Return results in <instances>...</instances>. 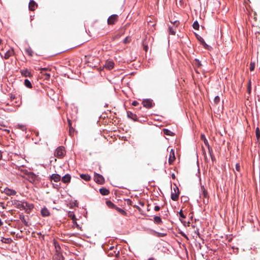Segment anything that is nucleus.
Wrapping results in <instances>:
<instances>
[{
    "mask_svg": "<svg viewBox=\"0 0 260 260\" xmlns=\"http://www.w3.org/2000/svg\"><path fill=\"white\" fill-rule=\"evenodd\" d=\"M114 247L113 246H111L110 248L109 251H112L113 250H114Z\"/></svg>",
    "mask_w": 260,
    "mask_h": 260,
    "instance_id": "58",
    "label": "nucleus"
},
{
    "mask_svg": "<svg viewBox=\"0 0 260 260\" xmlns=\"http://www.w3.org/2000/svg\"><path fill=\"white\" fill-rule=\"evenodd\" d=\"M106 205L110 208L114 209L116 210V208L117 207L115 205H114L111 201H106Z\"/></svg>",
    "mask_w": 260,
    "mask_h": 260,
    "instance_id": "19",
    "label": "nucleus"
},
{
    "mask_svg": "<svg viewBox=\"0 0 260 260\" xmlns=\"http://www.w3.org/2000/svg\"><path fill=\"white\" fill-rule=\"evenodd\" d=\"M39 70H41V73L43 74V71H47L49 70L48 68H40Z\"/></svg>",
    "mask_w": 260,
    "mask_h": 260,
    "instance_id": "45",
    "label": "nucleus"
},
{
    "mask_svg": "<svg viewBox=\"0 0 260 260\" xmlns=\"http://www.w3.org/2000/svg\"><path fill=\"white\" fill-rule=\"evenodd\" d=\"M4 192L5 194L8 196H13L16 194V191L15 190L8 188H6L4 189Z\"/></svg>",
    "mask_w": 260,
    "mask_h": 260,
    "instance_id": "9",
    "label": "nucleus"
},
{
    "mask_svg": "<svg viewBox=\"0 0 260 260\" xmlns=\"http://www.w3.org/2000/svg\"><path fill=\"white\" fill-rule=\"evenodd\" d=\"M154 235L157 237H162L166 236L167 234L164 233H158L157 232H154Z\"/></svg>",
    "mask_w": 260,
    "mask_h": 260,
    "instance_id": "30",
    "label": "nucleus"
},
{
    "mask_svg": "<svg viewBox=\"0 0 260 260\" xmlns=\"http://www.w3.org/2000/svg\"><path fill=\"white\" fill-rule=\"evenodd\" d=\"M106 205L110 208L114 209L116 210V208L117 207L115 205H114L111 201H106Z\"/></svg>",
    "mask_w": 260,
    "mask_h": 260,
    "instance_id": "20",
    "label": "nucleus"
},
{
    "mask_svg": "<svg viewBox=\"0 0 260 260\" xmlns=\"http://www.w3.org/2000/svg\"><path fill=\"white\" fill-rule=\"evenodd\" d=\"M134 207L137 208L139 211H141V208L138 206L135 205L134 206Z\"/></svg>",
    "mask_w": 260,
    "mask_h": 260,
    "instance_id": "55",
    "label": "nucleus"
},
{
    "mask_svg": "<svg viewBox=\"0 0 260 260\" xmlns=\"http://www.w3.org/2000/svg\"><path fill=\"white\" fill-rule=\"evenodd\" d=\"M100 192L103 196H106L110 193V191L106 188H102L100 189Z\"/></svg>",
    "mask_w": 260,
    "mask_h": 260,
    "instance_id": "18",
    "label": "nucleus"
},
{
    "mask_svg": "<svg viewBox=\"0 0 260 260\" xmlns=\"http://www.w3.org/2000/svg\"><path fill=\"white\" fill-rule=\"evenodd\" d=\"M50 178L51 180H53L54 181L56 182L59 181L61 179L60 176L57 174H52Z\"/></svg>",
    "mask_w": 260,
    "mask_h": 260,
    "instance_id": "13",
    "label": "nucleus"
},
{
    "mask_svg": "<svg viewBox=\"0 0 260 260\" xmlns=\"http://www.w3.org/2000/svg\"><path fill=\"white\" fill-rule=\"evenodd\" d=\"M192 27L194 29L198 30L199 28V24L197 21H196L193 22L192 24Z\"/></svg>",
    "mask_w": 260,
    "mask_h": 260,
    "instance_id": "32",
    "label": "nucleus"
},
{
    "mask_svg": "<svg viewBox=\"0 0 260 260\" xmlns=\"http://www.w3.org/2000/svg\"><path fill=\"white\" fill-rule=\"evenodd\" d=\"M94 180L98 183L102 184L105 182L104 177L100 174L95 173L94 175Z\"/></svg>",
    "mask_w": 260,
    "mask_h": 260,
    "instance_id": "5",
    "label": "nucleus"
},
{
    "mask_svg": "<svg viewBox=\"0 0 260 260\" xmlns=\"http://www.w3.org/2000/svg\"><path fill=\"white\" fill-rule=\"evenodd\" d=\"M154 222L156 224H161L162 223V220L161 218L158 216H155L154 217Z\"/></svg>",
    "mask_w": 260,
    "mask_h": 260,
    "instance_id": "22",
    "label": "nucleus"
},
{
    "mask_svg": "<svg viewBox=\"0 0 260 260\" xmlns=\"http://www.w3.org/2000/svg\"><path fill=\"white\" fill-rule=\"evenodd\" d=\"M160 210V207L158 206H155L154 207V210L156 211H158Z\"/></svg>",
    "mask_w": 260,
    "mask_h": 260,
    "instance_id": "50",
    "label": "nucleus"
},
{
    "mask_svg": "<svg viewBox=\"0 0 260 260\" xmlns=\"http://www.w3.org/2000/svg\"><path fill=\"white\" fill-rule=\"evenodd\" d=\"M179 193L180 192L178 187L177 186H175V187L173 188V190L171 192V199L173 201H177L178 200Z\"/></svg>",
    "mask_w": 260,
    "mask_h": 260,
    "instance_id": "3",
    "label": "nucleus"
},
{
    "mask_svg": "<svg viewBox=\"0 0 260 260\" xmlns=\"http://www.w3.org/2000/svg\"><path fill=\"white\" fill-rule=\"evenodd\" d=\"M13 54V51L12 50H8L5 54V59H8L10 56H12Z\"/></svg>",
    "mask_w": 260,
    "mask_h": 260,
    "instance_id": "23",
    "label": "nucleus"
},
{
    "mask_svg": "<svg viewBox=\"0 0 260 260\" xmlns=\"http://www.w3.org/2000/svg\"><path fill=\"white\" fill-rule=\"evenodd\" d=\"M72 219L73 220V222H75L76 220V218L75 215H73L72 216Z\"/></svg>",
    "mask_w": 260,
    "mask_h": 260,
    "instance_id": "52",
    "label": "nucleus"
},
{
    "mask_svg": "<svg viewBox=\"0 0 260 260\" xmlns=\"http://www.w3.org/2000/svg\"><path fill=\"white\" fill-rule=\"evenodd\" d=\"M255 133L257 138L259 139L260 137V131L258 127L256 128Z\"/></svg>",
    "mask_w": 260,
    "mask_h": 260,
    "instance_id": "37",
    "label": "nucleus"
},
{
    "mask_svg": "<svg viewBox=\"0 0 260 260\" xmlns=\"http://www.w3.org/2000/svg\"><path fill=\"white\" fill-rule=\"evenodd\" d=\"M10 98L11 101H13L16 98L15 95L14 94H11Z\"/></svg>",
    "mask_w": 260,
    "mask_h": 260,
    "instance_id": "51",
    "label": "nucleus"
},
{
    "mask_svg": "<svg viewBox=\"0 0 260 260\" xmlns=\"http://www.w3.org/2000/svg\"><path fill=\"white\" fill-rule=\"evenodd\" d=\"M65 154V149L63 146L58 147L54 152V156L59 158L63 157Z\"/></svg>",
    "mask_w": 260,
    "mask_h": 260,
    "instance_id": "2",
    "label": "nucleus"
},
{
    "mask_svg": "<svg viewBox=\"0 0 260 260\" xmlns=\"http://www.w3.org/2000/svg\"><path fill=\"white\" fill-rule=\"evenodd\" d=\"M118 19V16L117 15L113 14L110 16L108 20L107 23L108 25H113L114 24Z\"/></svg>",
    "mask_w": 260,
    "mask_h": 260,
    "instance_id": "4",
    "label": "nucleus"
},
{
    "mask_svg": "<svg viewBox=\"0 0 260 260\" xmlns=\"http://www.w3.org/2000/svg\"><path fill=\"white\" fill-rule=\"evenodd\" d=\"M202 193L201 195L205 198H208V192L204 187H202Z\"/></svg>",
    "mask_w": 260,
    "mask_h": 260,
    "instance_id": "27",
    "label": "nucleus"
},
{
    "mask_svg": "<svg viewBox=\"0 0 260 260\" xmlns=\"http://www.w3.org/2000/svg\"><path fill=\"white\" fill-rule=\"evenodd\" d=\"M201 137L202 140H203V141H204V144H205V145L208 147V149H209V148H211L210 147L209 144V143H208V141H207V140L206 139V137H205V135H201Z\"/></svg>",
    "mask_w": 260,
    "mask_h": 260,
    "instance_id": "26",
    "label": "nucleus"
},
{
    "mask_svg": "<svg viewBox=\"0 0 260 260\" xmlns=\"http://www.w3.org/2000/svg\"><path fill=\"white\" fill-rule=\"evenodd\" d=\"M254 68H255L254 62H250V68H249L250 71H253L254 70Z\"/></svg>",
    "mask_w": 260,
    "mask_h": 260,
    "instance_id": "36",
    "label": "nucleus"
},
{
    "mask_svg": "<svg viewBox=\"0 0 260 260\" xmlns=\"http://www.w3.org/2000/svg\"><path fill=\"white\" fill-rule=\"evenodd\" d=\"M38 7V4L33 0H31L29 3L28 7L29 10L33 11Z\"/></svg>",
    "mask_w": 260,
    "mask_h": 260,
    "instance_id": "8",
    "label": "nucleus"
},
{
    "mask_svg": "<svg viewBox=\"0 0 260 260\" xmlns=\"http://www.w3.org/2000/svg\"><path fill=\"white\" fill-rule=\"evenodd\" d=\"M3 225V222L2 221L1 219H0V226Z\"/></svg>",
    "mask_w": 260,
    "mask_h": 260,
    "instance_id": "63",
    "label": "nucleus"
},
{
    "mask_svg": "<svg viewBox=\"0 0 260 260\" xmlns=\"http://www.w3.org/2000/svg\"><path fill=\"white\" fill-rule=\"evenodd\" d=\"M24 84L25 86L28 88H31L32 87L31 82L28 79H25L24 80Z\"/></svg>",
    "mask_w": 260,
    "mask_h": 260,
    "instance_id": "25",
    "label": "nucleus"
},
{
    "mask_svg": "<svg viewBox=\"0 0 260 260\" xmlns=\"http://www.w3.org/2000/svg\"><path fill=\"white\" fill-rule=\"evenodd\" d=\"M28 204L26 202H19L16 204V207L20 210H25Z\"/></svg>",
    "mask_w": 260,
    "mask_h": 260,
    "instance_id": "10",
    "label": "nucleus"
},
{
    "mask_svg": "<svg viewBox=\"0 0 260 260\" xmlns=\"http://www.w3.org/2000/svg\"><path fill=\"white\" fill-rule=\"evenodd\" d=\"M140 204L142 206H143L144 205V203H143V202H140Z\"/></svg>",
    "mask_w": 260,
    "mask_h": 260,
    "instance_id": "62",
    "label": "nucleus"
},
{
    "mask_svg": "<svg viewBox=\"0 0 260 260\" xmlns=\"http://www.w3.org/2000/svg\"><path fill=\"white\" fill-rule=\"evenodd\" d=\"M179 215L182 218H185L186 216L183 213L182 210H181L179 212Z\"/></svg>",
    "mask_w": 260,
    "mask_h": 260,
    "instance_id": "41",
    "label": "nucleus"
},
{
    "mask_svg": "<svg viewBox=\"0 0 260 260\" xmlns=\"http://www.w3.org/2000/svg\"><path fill=\"white\" fill-rule=\"evenodd\" d=\"M235 169H236V170L237 171V172H240V164L239 163L237 164L236 165V167H235Z\"/></svg>",
    "mask_w": 260,
    "mask_h": 260,
    "instance_id": "40",
    "label": "nucleus"
},
{
    "mask_svg": "<svg viewBox=\"0 0 260 260\" xmlns=\"http://www.w3.org/2000/svg\"><path fill=\"white\" fill-rule=\"evenodd\" d=\"M175 156L174 153V151L173 149H171L170 154V157L169 158V163L171 165L175 160Z\"/></svg>",
    "mask_w": 260,
    "mask_h": 260,
    "instance_id": "11",
    "label": "nucleus"
},
{
    "mask_svg": "<svg viewBox=\"0 0 260 260\" xmlns=\"http://www.w3.org/2000/svg\"><path fill=\"white\" fill-rule=\"evenodd\" d=\"M20 219L22 220V221L23 222V223L25 225H28L27 224V222H26V221L25 220V218L24 216H23L22 217H20Z\"/></svg>",
    "mask_w": 260,
    "mask_h": 260,
    "instance_id": "39",
    "label": "nucleus"
},
{
    "mask_svg": "<svg viewBox=\"0 0 260 260\" xmlns=\"http://www.w3.org/2000/svg\"><path fill=\"white\" fill-rule=\"evenodd\" d=\"M131 39L130 37H126L124 40H123V43L124 44H127V43H128L131 42Z\"/></svg>",
    "mask_w": 260,
    "mask_h": 260,
    "instance_id": "35",
    "label": "nucleus"
},
{
    "mask_svg": "<svg viewBox=\"0 0 260 260\" xmlns=\"http://www.w3.org/2000/svg\"><path fill=\"white\" fill-rule=\"evenodd\" d=\"M74 223H75L76 224V226L77 227H78V226H79V225L77 224V223L76 222V221L74 222Z\"/></svg>",
    "mask_w": 260,
    "mask_h": 260,
    "instance_id": "64",
    "label": "nucleus"
},
{
    "mask_svg": "<svg viewBox=\"0 0 260 260\" xmlns=\"http://www.w3.org/2000/svg\"><path fill=\"white\" fill-rule=\"evenodd\" d=\"M21 74L22 76L26 77H31L32 75L30 72L27 69L21 70Z\"/></svg>",
    "mask_w": 260,
    "mask_h": 260,
    "instance_id": "15",
    "label": "nucleus"
},
{
    "mask_svg": "<svg viewBox=\"0 0 260 260\" xmlns=\"http://www.w3.org/2000/svg\"><path fill=\"white\" fill-rule=\"evenodd\" d=\"M181 235H182L183 237H184L185 238H186V239H187V240L188 239V237H187V236H186L185 234H184L183 233H181Z\"/></svg>",
    "mask_w": 260,
    "mask_h": 260,
    "instance_id": "53",
    "label": "nucleus"
},
{
    "mask_svg": "<svg viewBox=\"0 0 260 260\" xmlns=\"http://www.w3.org/2000/svg\"><path fill=\"white\" fill-rule=\"evenodd\" d=\"M213 102L215 105H217V104H218L220 102L219 97L218 96H216L214 98Z\"/></svg>",
    "mask_w": 260,
    "mask_h": 260,
    "instance_id": "33",
    "label": "nucleus"
},
{
    "mask_svg": "<svg viewBox=\"0 0 260 260\" xmlns=\"http://www.w3.org/2000/svg\"><path fill=\"white\" fill-rule=\"evenodd\" d=\"M108 253L109 256L115 255V256L117 257L119 254V251H117V252H116V251H113V252L112 251H109L108 252Z\"/></svg>",
    "mask_w": 260,
    "mask_h": 260,
    "instance_id": "28",
    "label": "nucleus"
},
{
    "mask_svg": "<svg viewBox=\"0 0 260 260\" xmlns=\"http://www.w3.org/2000/svg\"><path fill=\"white\" fill-rule=\"evenodd\" d=\"M195 233L197 234V235L200 236V233H199V232L198 230H197V231H195Z\"/></svg>",
    "mask_w": 260,
    "mask_h": 260,
    "instance_id": "59",
    "label": "nucleus"
},
{
    "mask_svg": "<svg viewBox=\"0 0 260 260\" xmlns=\"http://www.w3.org/2000/svg\"><path fill=\"white\" fill-rule=\"evenodd\" d=\"M139 104V103L137 101H133L132 103V105L134 106H137Z\"/></svg>",
    "mask_w": 260,
    "mask_h": 260,
    "instance_id": "49",
    "label": "nucleus"
},
{
    "mask_svg": "<svg viewBox=\"0 0 260 260\" xmlns=\"http://www.w3.org/2000/svg\"><path fill=\"white\" fill-rule=\"evenodd\" d=\"M74 129L72 127H69V134L70 135L72 136L74 134Z\"/></svg>",
    "mask_w": 260,
    "mask_h": 260,
    "instance_id": "42",
    "label": "nucleus"
},
{
    "mask_svg": "<svg viewBox=\"0 0 260 260\" xmlns=\"http://www.w3.org/2000/svg\"><path fill=\"white\" fill-rule=\"evenodd\" d=\"M142 104L143 106L147 108H150L154 105V104L152 103V101L149 99L144 100L142 102Z\"/></svg>",
    "mask_w": 260,
    "mask_h": 260,
    "instance_id": "7",
    "label": "nucleus"
},
{
    "mask_svg": "<svg viewBox=\"0 0 260 260\" xmlns=\"http://www.w3.org/2000/svg\"><path fill=\"white\" fill-rule=\"evenodd\" d=\"M80 177L82 179H83V180H84L85 181H89L90 180V179H91L90 176L89 175H88V174H81L80 175Z\"/></svg>",
    "mask_w": 260,
    "mask_h": 260,
    "instance_id": "21",
    "label": "nucleus"
},
{
    "mask_svg": "<svg viewBox=\"0 0 260 260\" xmlns=\"http://www.w3.org/2000/svg\"><path fill=\"white\" fill-rule=\"evenodd\" d=\"M127 116L128 118L133 119L134 121L137 120V116L135 114L133 113L131 111H127Z\"/></svg>",
    "mask_w": 260,
    "mask_h": 260,
    "instance_id": "14",
    "label": "nucleus"
},
{
    "mask_svg": "<svg viewBox=\"0 0 260 260\" xmlns=\"http://www.w3.org/2000/svg\"><path fill=\"white\" fill-rule=\"evenodd\" d=\"M247 91L249 93L251 92V82L250 81H249L248 87H247Z\"/></svg>",
    "mask_w": 260,
    "mask_h": 260,
    "instance_id": "38",
    "label": "nucleus"
},
{
    "mask_svg": "<svg viewBox=\"0 0 260 260\" xmlns=\"http://www.w3.org/2000/svg\"><path fill=\"white\" fill-rule=\"evenodd\" d=\"M69 127H72V121L70 119H68Z\"/></svg>",
    "mask_w": 260,
    "mask_h": 260,
    "instance_id": "48",
    "label": "nucleus"
},
{
    "mask_svg": "<svg viewBox=\"0 0 260 260\" xmlns=\"http://www.w3.org/2000/svg\"><path fill=\"white\" fill-rule=\"evenodd\" d=\"M26 179L31 183H36L39 180L38 175L32 172H28L26 174Z\"/></svg>",
    "mask_w": 260,
    "mask_h": 260,
    "instance_id": "1",
    "label": "nucleus"
},
{
    "mask_svg": "<svg viewBox=\"0 0 260 260\" xmlns=\"http://www.w3.org/2000/svg\"><path fill=\"white\" fill-rule=\"evenodd\" d=\"M170 32L173 35L175 34V31L172 27H169Z\"/></svg>",
    "mask_w": 260,
    "mask_h": 260,
    "instance_id": "44",
    "label": "nucleus"
},
{
    "mask_svg": "<svg viewBox=\"0 0 260 260\" xmlns=\"http://www.w3.org/2000/svg\"><path fill=\"white\" fill-rule=\"evenodd\" d=\"M26 53L30 56H32V51L30 49H26Z\"/></svg>",
    "mask_w": 260,
    "mask_h": 260,
    "instance_id": "46",
    "label": "nucleus"
},
{
    "mask_svg": "<svg viewBox=\"0 0 260 260\" xmlns=\"http://www.w3.org/2000/svg\"><path fill=\"white\" fill-rule=\"evenodd\" d=\"M174 24L177 25L179 23V22L178 21H175L174 22Z\"/></svg>",
    "mask_w": 260,
    "mask_h": 260,
    "instance_id": "57",
    "label": "nucleus"
},
{
    "mask_svg": "<svg viewBox=\"0 0 260 260\" xmlns=\"http://www.w3.org/2000/svg\"><path fill=\"white\" fill-rule=\"evenodd\" d=\"M187 198L186 197L182 196L181 198V201H183L184 202L187 201Z\"/></svg>",
    "mask_w": 260,
    "mask_h": 260,
    "instance_id": "47",
    "label": "nucleus"
},
{
    "mask_svg": "<svg viewBox=\"0 0 260 260\" xmlns=\"http://www.w3.org/2000/svg\"><path fill=\"white\" fill-rule=\"evenodd\" d=\"M71 179V177L69 174H67L64 175L61 178V181L62 182L64 183H68L70 182Z\"/></svg>",
    "mask_w": 260,
    "mask_h": 260,
    "instance_id": "12",
    "label": "nucleus"
},
{
    "mask_svg": "<svg viewBox=\"0 0 260 260\" xmlns=\"http://www.w3.org/2000/svg\"><path fill=\"white\" fill-rule=\"evenodd\" d=\"M2 158V152L0 151V160H1Z\"/></svg>",
    "mask_w": 260,
    "mask_h": 260,
    "instance_id": "61",
    "label": "nucleus"
},
{
    "mask_svg": "<svg viewBox=\"0 0 260 260\" xmlns=\"http://www.w3.org/2000/svg\"><path fill=\"white\" fill-rule=\"evenodd\" d=\"M164 134L168 136H173V133L168 129H164Z\"/></svg>",
    "mask_w": 260,
    "mask_h": 260,
    "instance_id": "31",
    "label": "nucleus"
},
{
    "mask_svg": "<svg viewBox=\"0 0 260 260\" xmlns=\"http://www.w3.org/2000/svg\"><path fill=\"white\" fill-rule=\"evenodd\" d=\"M148 49V46L144 45V49L145 50V51H147Z\"/></svg>",
    "mask_w": 260,
    "mask_h": 260,
    "instance_id": "54",
    "label": "nucleus"
},
{
    "mask_svg": "<svg viewBox=\"0 0 260 260\" xmlns=\"http://www.w3.org/2000/svg\"><path fill=\"white\" fill-rule=\"evenodd\" d=\"M41 212L42 215L44 217L48 216L50 215L49 210L45 207L42 209Z\"/></svg>",
    "mask_w": 260,
    "mask_h": 260,
    "instance_id": "16",
    "label": "nucleus"
},
{
    "mask_svg": "<svg viewBox=\"0 0 260 260\" xmlns=\"http://www.w3.org/2000/svg\"><path fill=\"white\" fill-rule=\"evenodd\" d=\"M193 63L195 66L200 68L202 66L201 61L198 59H195L193 61Z\"/></svg>",
    "mask_w": 260,
    "mask_h": 260,
    "instance_id": "29",
    "label": "nucleus"
},
{
    "mask_svg": "<svg viewBox=\"0 0 260 260\" xmlns=\"http://www.w3.org/2000/svg\"><path fill=\"white\" fill-rule=\"evenodd\" d=\"M114 66V63L112 60H107L104 66V67L108 70H112Z\"/></svg>",
    "mask_w": 260,
    "mask_h": 260,
    "instance_id": "6",
    "label": "nucleus"
},
{
    "mask_svg": "<svg viewBox=\"0 0 260 260\" xmlns=\"http://www.w3.org/2000/svg\"><path fill=\"white\" fill-rule=\"evenodd\" d=\"M116 210L118 212H119L120 214H121L123 216H127V213L124 210H123L122 209H121L117 207L116 208Z\"/></svg>",
    "mask_w": 260,
    "mask_h": 260,
    "instance_id": "24",
    "label": "nucleus"
},
{
    "mask_svg": "<svg viewBox=\"0 0 260 260\" xmlns=\"http://www.w3.org/2000/svg\"><path fill=\"white\" fill-rule=\"evenodd\" d=\"M172 177L173 179H175V175L174 174H172Z\"/></svg>",
    "mask_w": 260,
    "mask_h": 260,
    "instance_id": "60",
    "label": "nucleus"
},
{
    "mask_svg": "<svg viewBox=\"0 0 260 260\" xmlns=\"http://www.w3.org/2000/svg\"><path fill=\"white\" fill-rule=\"evenodd\" d=\"M209 152L210 153V156L211 157L212 161H214L215 159V158L212 154V150L211 148L209 149Z\"/></svg>",
    "mask_w": 260,
    "mask_h": 260,
    "instance_id": "34",
    "label": "nucleus"
},
{
    "mask_svg": "<svg viewBox=\"0 0 260 260\" xmlns=\"http://www.w3.org/2000/svg\"><path fill=\"white\" fill-rule=\"evenodd\" d=\"M6 126L4 124L0 123V129H2V127H5Z\"/></svg>",
    "mask_w": 260,
    "mask_h": 260,
    "instance_id": "56",
    "label": "nucleus"
},
{
    "mask_svg": "<svg viewBox=\"0 0 260 260\" xmlns=\"http://www.w3.org/2000/svg\"><path fill=\"white\" fill-rule=\"evenodd\" d=\"M198 39L206 49H209L210 47L205 43L204 39L201 37H198Z\"/></svg>",
    "mask_w": 260,
    "mask_h": 260,
    "instance_id": "17",
    "label": "nucleus"
},
{
    "mask_svg": "<svg viewBox=\"0 0 260 260\" xmlns=\"http://www.w3.org/2000/svg\"><path fill=\"white\" fill-rule=\"evenodd\" d=\"M43 74L44 76H45V79H46V80L49 79L50 78V74H48V73H43Z\"/></svg>",
    "mask_w": 260,
    "mask_h": 260,
    "instance_id": "43",
    "label": "nucleus"
}]
</instances>
